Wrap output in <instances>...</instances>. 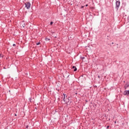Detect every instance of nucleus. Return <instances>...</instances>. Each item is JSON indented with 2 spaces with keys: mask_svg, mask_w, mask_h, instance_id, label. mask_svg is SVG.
<instances>
[{
  "mask_svg": "<svg viewBox=\"0 0 129 129\" xmlns=\"http://www.w3.org/2000/svg\"><path fill=\"white\" fill-rule=\"evenodd\" d=\"M73 69H74V71L76 72L77 71V68L75 66H73Z\"/></svg>",
  "mask_w": 129,
  "mask_h": 129,
  "instance_id": "423d86ee",
  "label": "nucleus"
},
{
  "mask_svg": "<svg viewBox=\"0 0 129 129\" xmlns=\"http://www.w3.org/2000/svg\"><path fill=\"white\" fill-rule=\"evenodd\" d=\"M106 128H109V125H107Z\"/></svg>",
  "mask_w": 129,
  "mask_h": 129,
  "instance_id": "f8f14e48",
  "label": "nucleus"
},
{
  "mask_svg": "<svg viewBox=\"0 0 129 129\" xmlns=\"http://www.w3.org/2000/svg\"><path fill=\"white\" fill-rule=\"evenodd\" d=\"M45 41H50V39H49L48 38H45Z\"/></svg>",
  "mask_w": 129,
  "mask_h": 129,
  "instance_id": "0eeeda50",
  "label": "nucleus"
},
{
  "mask_svg": "<svg viewBox=\"0 0 129 129\" xmlns=\"http://www.w3.org/2000/svg\"><path fill=\"white\" fill-rule=\"evenodd\" d=\"M128 87H129V82H127V83L125 84V85H124V88H125V89H126L128 88Z\"/></svg>",
  "mask_w": 129,
  "mask_h": 129,
  "instance_id": "20e7f679",
  "label": "nucleus"
},
{
  "mask_svg": "<svg viewBox=\"0 0 129 129\" xmlns=\"http://www.w3.org/2000/svg\"><path fill=\"white\" fill-rule=\"evenodd\" d=\"M13 47H15L16 44H13Z\"/></svg>",
  "mask_w": 129,
  "mask_h": 129,
  "instance_id": "ddd939ff",
  "label": "nucleus"
},
{
  "mask_svg": "<svg viewBox=\"0 0 129 129\" xmlns=\"http://www.w3.org/2000/svg\"><path fill=\"white\" fill-rule=\"evenodd\" d=\"M55 112H57V110H55Z\"/></svg>",
  "mask_w": 129,
  "mask_h": 129,
  "instance_id": "4be33fe9",
  "label": "nucleus"
},
{
  "mask_svg": "<svg viewBox=\"0 0 129 129\" xmlns=\"http://www.w3.org/2000/svg\"><path fill=\"white\" fill-rule=\"evenodd\" d=\"M65 76H67V78H69V76H70V75L69 74V73H68V72H66Z\"/></svg>",
  "mask_w": 129,
  "mask_h": 129,
  "instance_id": "39448f33",
  "label": "nucleus"
},
{
  "mask_svg": "<svg viewBox=\"0 0 129 129\" xmlns=\"http://www.w3.org/2000/svg\"><path fill=\"white\" fill-rule=\"evenodd\" d=\"M22 27L23 28H25L26 27V24H24L23 25H22Z\"/></svg>",
  "mask_w": 129,
  "mask_h": 129,
  "instance_id": "6e6552de",
  "label": "nucleus"
},
{
  "mask_svg": "<svg viewBox=\"0 0 129 129\" xmlns=\"http://www.w3.org/2000/svg\"><path fill=\"white\" fill-rule=\"evenodd\" d=\"M29 101H30V102H32V101H31L32 98H29Z\"/></svg>",
  "mask_w": 129,
  "mask_h": 129,
  "instance_id": "1a4fd4ad",
  "label": "nucleus"
},
{
  "mask_svg": "<svg viewBox=\"0 0 129 129\" xmlns=\"http://www.w3.org/2000/svg\"><path fill=\"white\" fill-rule=\"evenodd\" d=\"M115 5H116V7H115L116 10H118V8H119V6H120V2H119V1H116Z\"/></svg>",
  "mask_w": 129,
  "mask_h": 129,
  "instance_id": "7ed1b4c3",
  "label": "nucleus"
},
{
  "mask_svg": "<svg viewBox=\"0 0 129 129\" xmlns=\"http://www.w3.org/2000/svg\"><path fill=\"white\" fill-rule=\"evenodd\" d=\"M110 120V119L109 118V119H108V120Z\"/></svg>",
  "mask_w": 129,
  "mask_h": 129,
  "instance_id": "b1692460",
  "label": "nucleus"
},
{
  "mask_svg": "<svg viewBox=\"0 0 129 129\" xmlns=\"http://www.w3.org/2000/svg\"><path fill=\"white\" fill-rule=\"evenodd\" d=\"M40 44V42H38V43H36V45H39Z\"/></svg>",
  "mask_w": 129,
  "mask_h": 129,
  "instance_id": "9d476101",
  "label": "nucleus"
},
{
  "mask_svg": "<svg viewBox=\"0 0 129 129\" xmlns=\"http://www.w3.org/2000/svg\"><path fill=\"white\" fill-rule=\"evenodd\" d=\"M15 116H17V114H15Z\"/></svg>",
  "mask_w": 129,
  "mask_h": 129,
  "instance_id": "aec40b11",
  "label": "nucleus"
},
{
  "mask_svg": "<svg viewBox=\"0 0 129 129\" xmlns=\"http://www.w3.org/2000/svg\"><path fill=\"white\" fill-rule=\"evenodd\" d=\"M1 57H2V54H0V58H1Z\"/></svg>",
  "mask_w": 129,
  "mask_h": 129,
  "instance_id": "412c9836",
  "label": "nucleus"
},
{
  "mask_svg": "<svg viewBox=\"0 0 129 129\" xmlns=\"http://www.w3.org/2000/svg\"><path fill=\"white\" fill-rule=\"evenodd\" d=\"M66 97H67V96H66V94L64 93L61 95V98L62 99V100L64 101V103H69V99H68V100H66V99H65Z\"/></svg>",
  "mask_w": 129,
  "mask_h": 129,
  "instance_id": "f257e3e1",
  "label": "nucleus"
},
{
  "mask_svg": "<svg viewBox=\"0 0 129 129\" xmlns=\"http://www.w3.org/2000/svg\"><path fill=\"white\" fill-rule=\"evenodd\" d=\"M114 44V43L113 42H112V44Z\"/></svg>",
  "mask_w": 129,
  "mask_h": 129,
  "instance_id": "5701e85b",
  "label": "nucleus"
},
{
  "mask_svg": "<svg viewBox=\"0 0 129 129\" xmlns=\"http://www.w3.org/2000/svg\"><path fill=\"white\" fill-rule=\"evenodd\" d=\"M28 127H29V125L26 126V128H28Z\"/></svg>",
  "mask_w": 129,
  "mask_h": 129,
  "instance_id": "2eb2a0df",
  "label": "nucleus"
},
{
  "mask_svg": "<svg viewBox=\"0 0 129 129\" xmlns=\"http://www.w3.org/2000/svg\"><path fill=\"white\" fill-rule=\"evenodd\" d=\"M50 25H53V22L51 21V22H50Z\"/></svg>",
  "mask_w": 129,
  "mask_h": 129,
  "instance_id": "4468645a",
  "label": "nucleus"
},
{
  "mask_svg": "<svg viewBox=\"0 0 129 129\" xmlns=\"http://www.w3.org/2000/svg\"><path fill=\"white\" fill-rule=\"evenodd\" d=\"M81 58H82V60H83L84 59H85V57H81Z\"/></svg>",
  "mask_w": 129,
  "mask_h": 129,
  "instance_id": "9b49d317",
  "label": "nucleus"
},
{
  "mask_svg": "<svg viewBox=\"0 0 129 129\" xmlns=\"http://www.w3.org/2000/svg\"><path fill=\"white\" fill-rule=\"evenodd\" d=\"M85 7H88V4L86 5Z\"/></svg>",
  "mask_w": 129,
  "mask_h": 129,
  "instance_id": "dca6fc26",
  "label": "nucleus"
},
{
  "mask_svg": "<svg viewBox=\"0 0 129 129\" xmlns=\"http://www.w3.org/2000/svg\"><path fill=\"white\" fill-rule=\"evenodd\" d=\"M114 123H116V121H114Z\"/></svg>",
  "mask_w": 129,
  "mask_h": 129,
  "instance_id": "6ab92c4d",
  "label": "nucleus"
},
{
  "mask_svg": "<svg viewBox=\"0 0 129 129\" xmlns=\"http://www.w3.org/2000/svg\"><path fill=\"white\" fill-rule=\"evenodd\" d=\"M98 78H100V76H98Z\"/></svg>",
  "mask_w": 129,
  "mask_h": 129,
  "instance_id": "a211bd4d",
  "label": "nucleus"
},
{
  "mask_svg": "<svg viewBox=\"0 0 129 129\" xmlns=\"http://www.w3.org/2000/svg\"><path fill=\"white\" fill-rule=\"evenodd\" d=\"M25 8H26L27 10H30L31 8V3L30 2H27L25 3Z\"/></svg>",
  "mask_w": 129,
  "mask_h": 129,
  "instance_id": "f03ea898",
  "label": "nucleus"
},
{
  "mask_svg": "<svg viewBox=\"0 0 129 129\" xmlns=\"http://www.w3.org/2000/svg\"><path fill=\"white\" fill-rule=\"evenodd\" d=\"M35 109H37V107H36Z\"/></svg>",
  "mask_w": 129,
  "mask_h": 129,
  "instance_id": "393cba45",
  "label": "nucleus"
},
{
  "mask_svg": "<svg viewBox=\"0 0 129 129\" xmlns=\"http://www.w3.org/2000/svg\"><path fill=\"white\" fill-rule=\"evenodd\" d=\"M81 8L82 9H83V8H84V6H82Z\"/></svg>",
  "mask_w": 129,
  "mask_h": 129,
  "instance_id": "f3484780",
  "label": "nucleus"
}]
</instances>
